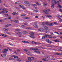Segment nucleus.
I'll return each instance as SVG.
<instances>
[{
    "instance_id": "obj_27",
    "label": "nucleus",
    "mask_w": 62,
    "mask_h": 62,
    "mask_svg": "<svg viewBox=\"0 0 62 62\" xmlns=\"http://www.w3.org/2000/svg\"><path fill=\"white\" fill-rule=\"evenodd\" d=\"M13 15L14 16L16 14V12H13L12 13Z\"/></svg>"
},
{
    "instance_id": "obj_62",
    "label": "nucleus",
    "mask_w": 62,
    "mask_h": 62,
    "mask_svg": "<svg viewBox=\"0 0 62 62\" xmlns=\"http://www.w3.org/2000/svg\"><path fill=\"white\" fill-rule=\"evenodd\" d=\"M58 51H60L61 52H62V50L60 49H59Z\"/></svg>"
},
{
    "instance_id": "obj_57",
    "label": "nucleus",
    "mask_w": 62,
    "mask_h": 62,
    "mask_svg": "<svg viewBox=\"0 0 62 62\" xmlns=\"http://www.w3.org/2000/svg\"><path fill=\"white\" fill-rule=\"evenodd\" d=\"M14 53H15V54H17V53H17V52L15 51L14 52Z\"/></svg>"
},
{
    "instance_id": "obj_18",
    "label": "nucleus",
    "mask_w": 62,
    "mask_h": 62,
    "mask_svg": "<svg viewBox=\"0 0 62 62\" xmlns=\"http://www.w3.org/2000/svg\"><path fill=\"white\" fill-rule=\"evenodd\" d=\"M51 8H54V4H52Z\"/></svg>"
},
{
    "instance_id": "obj_61",
    "label": "nucleus",
    "mask_w": 62,
    "mask_h": 62,
    "mask_svg": "<svg viewBox=\"0 0 62 62\" xmlns=\"http://www.w3.org/2000/svg\"><path fill=\"white\" fill-rule=\"evenodd\" d=\"M35 18H38L39 16H36L35 17Z\"/></svg>"
},
{
    "instance_id": "obj_34",
    "label": "nucleus",
    "mask_w": 62,
    "mask_h": 62,
    "mask_svg": "<svg viewBox=\"0 0 62 62\" xmlns=\"http://www.w3.org/2000/svg\"><path fill=\"white\" fill-rule=\"evenodd\" d=\"M18 58V57L15 55L14 58Z\"/></svg>"
},
{
    "instance_id": "obj_31",
    "label": "nucleus",
    "mask_w": 62,
    "mask_h": 62,
    "mask_svg": "<svg viewBox=\"0 0 62 62\" xmlns=\"http://www.w3.org/2000/svg\"><path fill=\"white\" fill-rule=\"evenodd\" d=\"M7 34H8L9 35H11V34L9 32H8L6 33Z\"/></svg>"
},
{
    "instance_id": "obj_32",
    "label": "nucleus",
    "mask_w": 62,
    "mask_h": 62,
    "mask_svg": "<svg viewBox=\"0 0 62 62\" xmlns=\"http://www.w3.org/2000/svg\"><path fill=\"white\" fill-rule=\"evenodd\" d=\"M21 27L22 28H24L25 27V26L24 25H21Z\"/></svg>"
},
{
    "instance_id": "obj_40",
    "label": "nucleus",
    "mask_w": 62,
    "mask_h": 62,
    "mask_svg": "<svg viewBox=\"0 0 62 62\" xmlns=\"http://www.w3.org/2000/svg\"><path fill=\"white\" fill-rule=\"evenodd\" d=\"M23 34H26V32L25 31H23Z\"/></svg>"
},
{
    "instance_id": "obj_38",
    "label": "nucleus",
    "mask_w": 62,
    "mask_h": 62,
    "mask_svg": "<svg viewBox=\"0 0 62 62\" xmlns=\"http://www.w3.org/2000/svg\"><path fill=\"white\" fill-rule=\"evenodd\" d=\"M58 7H59V8H62V6H61V5H60L59 4L58 5Z\"/></svg>"
},
{
    "instance_id": "obj_37",
    "label": "nucleus",
    "mask_w": 62,
    "mask_h": 62,
    "mask_svg": "<svg viewBox=\"0 0 62 62\" xmlns=\"http://www.w3.org/2000/svg\"><path fill=\"white\" fill-rule=\"evenodd\" d=\"M27 24H28V23H24V25H27Z\"/></svg>"
},
{
    "instance_id": "obj_19",
    "label": "nucleus",
    "mask_w": 62,
    "mask_h": 62,
    "mask_svg": "<svg viewBox=\"0 0 62 62\" xmlns=\"http://www.w3.org/2000/svg\"><path fill=\"white\" fill-rule=\"evenodd\" d=\"M4 50L5 52H8V50L6 49H4Z\"/></svg>"
},
{
    "instance_id": "obj_47",
    "label": "nucleus",
    "mask_w": 62,
    "mask_h": 62,
    "mask_svg": "<svg viewBox=\"0 0 62 62\" xmlns=\"http://www.w3.org/2000/svg\"><path fill=\"white\" fill-rule=\"evenodd\" d=\"M59 10L60 12H61L62 13V9H59Z\"/></svg>"
},
{
    "instance_id": "obj_10",
    "label": "nucleus",
    "mask_w": 62,
    "mask_h": 62,
    "mask_svg": "<svg viewBox=\"0 0 62 62\" xmlns=\"http://www.w3.org/2000/svg\"><path fill=\"white\" fill-rule=\"evenodd\" d=\"M14 23H19V21L18 20H15L14 21Z\"/></svg>"
},
{
    "instance_id": "obj_20",
    "label": "nucleus",
    "mask_w": 62,
    "mask_h": 62,
    "mask_svg": "<svg viewBox=\"0 0 62 62\" xmlns=\"http://www.w3.org/2000/svg\"><path fill=\"white\" fill-rule=\"evenodd\" d=\"M44 12L46 13V14H47L46 12H47V11L46 10H43Z\"/></svg>"
},
{
    "instance_id": "obj_36",
    "label": "nucleus",
    "mask_w": 62,
    "mask_h": 62,
    "mask_svg": "<svg viewBox=\"0 0 62 62\" xmlns=\"http://www.w3.org/2000/svg\"><path fill=\"white\" fill-rule=\"evenodd\" d=\"M54 2L55 4H56V0H54Z\"/></svg>"
},
{
    "instance_id": "obj_23",
    "label": "nucleus",
    "mask_w": 62,
    "mask_h": 62,
    "mask_svg": "<svg viewBox=\"0 0 62 62\" xmlns=\"http://www.w3.org/2000/svg\"><path fill=\"white\" fill-rule=\"evenodd\" d=\"M48 43H50V44H51V43H53V42H52L51 41H48Z\"/></svg>"
},
{
    "instance_id": "obj_56",
    "label": "nucleus",
    "mask_w": 62,
    "mask_h": 62,
    "mask_svg": "<svg viewBox=\"0 0 62 62\" xmlns=\"http://www.w3.org/2000/svg\"><path fill=\"white\" fill-rule=\"evenodd\" d=\"M46 59H45V58H44L42 59V60L43 61H45V60H46Z\"/></svg>"
},
{
    "instance_id": "obj_21",
    "label": "nucleus",
    "mask_w": 62,
    "mask_h": 62,
    "mask_svg": "<svg viewBox=\"0 0 62 62\" xmlns=\"http://www.w3.org/2000/svg\"><path fill=\"white\" fill-rule=\"evenodd\" d=\"M54 24H55V25H57V24H58V23H57L56 22H54Z\"/></svg>"
},
{
    "instance_id": "obj_41",
    "label": "nucleus",
    "mask_w": 62,
    "mask_h": 62,
    "mask_svg": "<svg viewBox=\"0 0 62 62\" xmlns=\"http://www.w3.org/2000/svg\"><path fill=\"white\" fill-rule=\"evenodd\" d=\"M34 7H35L36 6H37V5L35 4H33L32 5Z\"/></svg>"
},
{
    "instance_id": "obj_63",
    "label": "nucleus",
    "mask_w": 62,
    "mask_h": 62,
    "mask_svg": "<svg viewBox=\"0 0 62 62\" xmlns=\"http://www.w3.org/2000/svg\"><path fill=\"white\" fill-rule=\"evenodd\" d=\"M4 12H4V11H2L1 12V13H4Z\"/></svg>"
},
{
    "instance_id": "obj_13",
    "label": "nucleus",
    "mask_w": 62,
    "mask_h": 62,
    "mask_svg": "<svg viewBox=\"0 0 62 62\" xmlns=\"http://www.w3.org/2000/svg\"><path fill=\"white\" fill-rule=\"evenodd\" d=\"M44 6V7H46V6H47V3H44V5H43Z\"/></svg>"
},
{
    "instance_id": "obj_14",
    "label": "nucleus",
    "mask_w": 62,
    "mask_h": 62,
    "mask_svg": "<svg viewBox=\"0 0 62 62\" xmlns=\"http://www.w3.org/2000/svg\"><path fill=\"white\" fill-rule=\"evenodd\" d=\"M54 41L55 42H59V40L57 39L55 40Z\"/></svg>"
},
{
    "instance_id": "obj_42",
    "label": "nucleus",
    "mask_w": 62,
    "mask_h": 62,
    "mask_svg": "<svg viewBox=\"0 0 62 62\" xmlns=\"http://www.w3.org/2000/svg\"><path fill=\"white\" fill-rule=\"evenodd\" d=\"M13 60V59L12 58H10L9 59V60Z\"/></svg>"
},
{
    "instance_id": "obj_44",
    "label": "nucleus",
    "mask_w": 62,
    "mask_h": 62,
    "mask_svg": "<svg viewBox=\"0 0 62 62\" xmlns=\"http://www.w3.org/2000/svg\"><path fill=\"white\" fill-rule=\"evenodd\" d=\"M46 41H47V42H48V41H49V40L48 39H46Z\"/></svg>"
},
{
    "instance_id": "obj_35",
    "label": "nucleus",
    "mask_w": 62,
    "mask_h": 62,
    "mask_svg": "<svg viewBox=\"0 0 62 62\" xmlns=\"http://www.w3.org/2000/svg\"><path fill=\"white\" fill-rule=\"evenodd\" d=\"M57 17L58 18H60L61 16L59 15H57Z\"/></svg>"
},
{
    "instance_id": "obj_51",
    "label": "nucleus",
    "mask_w": 62,
    "mask_h": 62,
    "mask_svg": "<svg viewBox=\"0 0 62 62\" xmlns=\"http://www.w3.org/2000/svg\"><path fill=\"white\" fill-rule=\"evenodd\" d=\"M49 38H52V36L51 35H50L49 36Z\"/></svg>"
},
{
    "instance_id": "obj_30",
    "label": "nucleus",
    "mask_w": 62,
    "mask_h": 62,
    "mask_svg": "<svg viewBox=\"0 0 62 62\" xmlns=\"http://www.w3.org/2000/svg\"><path fill=\"white\" fill-rule=\"evenodd\" d=\"M38 31L40 32H41V31H42V29H39L38 30Z\"/></svg>"
},
{
    "instance_id": "obj_54",
    "label": "nucleus",
    "mask_w": 62,
    "mask_h": 62,
    "mask_svg": "<svg viewBox=\"0 0 62 62\" xmlns=\"http://www.w3.org/2000/svg\"><path fill=\"white\" fill-rule=\"evenodd\" d=\"M4 30L5 31H8V30H7V29H4Z\"/></svg>"
},
{
    "instance_id": "obj_43",
    "label": "nucleus",
    "mask_w": 62,
    "mask_h": 62,
    "mask_svg": "<svg viewBox=\"0 0 62 62\" xmlns=\"http://www.w3.org/2000/svg\"><path fill=\"white\" fill-rule=\"evenodd\" d=\"M35 12H38V11H39V10H35Z\"/></svg>"
},
{
    "instance_id": "obj_2",
    "label": "nucleus",
    "mask_w": 62,
    "mask_h": 62,
    "mask_svg": "<svg viewBox=\"0 0 62 62\" xmlns=\"http://www.w3.org/2000/svg\"><path fill=\"white\" fill-rule=\"evenodd\" d=\"M24 3L26 6L27 7H29L30 6V4L29 3V2L27 1H25L24 2Z\"/></svg>"
},
{
    "instance_id": "obj_12",
    "label": "nucleus",
    "mask_w": 62,
    "mask_h": 62,
    "mask_svg": "<svg viewBox=\"0 0 62 62\" xmlns=\"http://www.w3.org/2000/svg\"><path fill=\"white\" fill-rule=\"evenodd\" d=\"M28 59L29 60H30V61H31V57H28Z\"/></svg>"
},
{
    "instance_id": "obj_25",
    "label": "nucleus",
    "mask_w": 62,
    "mask_h": 62,
    "mask_svg": "<svg viewBox=\"0 0 62 62\" xmlns=\"http://www.w3.org/2000/svg\"><path fill=\"white\" fill-rule=\"evenodd\" d=\"M16 4H17V5H18L19 4V1H17V2L15 3Z\"/></svg>"
},
{
    "instance_id": "obj_55",
    "label": "nucleus",
    "mask_w": 62,
    "mask_h": 62,
    "mask_svg": "<svg viewBox=\"0 0 62 62\" xmlns=\"http://www.w3.org/2000/svg\"><path fill=\"white\" fill-rule=\"evenodd\" d=\"M45 37L44 36H43L42 38V39H45Z\"/></svg>"
},
{
    "instance_id": "obj_26",
    "label": "nucleus",
    "mask_w": 62,
    "mask_h": 62,
    "mask_svg": "<svg viewBox=\"0 0 62 62\" xmlns=\"http://www.w3.org/2000/svg\"><path fill=\"white\" fill-rule=\"evenodd\" d=\"M36 4H37V5H38V6H39V3L38 2H36Z\"/></svg>"
},
{
    "instance_id": "obj_17",
    "label": "nucleus",
    "mask_w": 62,
    "mask_h": 62,
    "mask_svg": "<svg viewBox=\"0 0 62 62\" xmlns=\"http://www.w3.org/2000/svg\"><path fill=\"white\" fill-rule=\"evenodd\" d=\"M25 29H31L29 27H26L25 28Z\"/></svg>"
},
{
    "instance_id": "obj_4",
    "label": "nucleus",
    "mask_w": 62,
    "mask_h": 62,
    "mask_svg": "<svg viewBox=\"0 0 62 62\" xmlns=\"http://www.w3.org/2000/svg\"><path fill=\"white\" fill-rule=\"evenodd\" d=\"M37 24V22H35L34 23V24L35 25H33V26L35 27V28H38V26Z\"/></svg>"
},
{
    "instance_id": "obj_46",
    "label": "nucleus",
    "mask_w": 62,
    "mask_h": 62,
    "mask_svg": "<svg viewBox=\"0 0 62 62\" xmlns=\"http://www.w3.org/2000/svg\"><path fill=\"white\" fill-rule=\"evenodd\" d=\"M2 10H3V11H5V8H2Z\"/></svg>"
},
{
    "instance_id": "obj_59",
    "label": "nucleus",
    "mask_w": 62,
    "mask_h": 62,
    "mask_svg": "<svg viewBox=\"0 0 62 62\" xmlns=\"http://www.w3.org/2000/svg\"><path fill=\"white\" fill-rule=\"evenodd\" d=\"M7 25L9 26H11V24H7Z\"/></svg>"
},
{
    "instance_id": "obj_49",
    "label": "nucleus",
    "mask_w": 62,
    "mask_h": 62,
    "mask_svg": "<svg viewBox=\"0 0 62 62\" xmlns=\"http://www.w3.org/2000/svg\"><path fill=\"white\" fill-rule=\"evenodd\" d=\"M59 21H60V22H61V21H62V20L60 18H59Z\"/></svg>"
},
{
    "instance_id": "obj_7",
    "label": "nucleus",
    "mask_w": 62,
    "mask_h": 62,
    "mask_svg": "<svg viewBox=\"0 0 62 62\" xmlns=\"http://www.w3.org/2000/svg\"><path fill=\"white\" fill-rule=\"evenodd\" d=\"M46 16L47 17H51V18H52V16H50L49 15H46Z\"/></svg>"
},
{
    "instance_id": "obj_45",
    "label": "nucleus",
    "mask_w": 62,
    "mask_h": 62,
    "mask_svg": "<svg viewBox=\"0 0 62 62\" xmlns=\"http://www.w3.org/2000/svg\"><path fill=\"white\" fill-rule=\"evenodd\" d=\"M61 34V32H58V34L59 35V34Z\"/></svg>"
},
{
    "instance_id": "obj_50",
    "label": "nucleus",
    "mask_w": 62,
    "mask_h": 62,
    "mask_svg": "<svg viewBox=\"0 0 62 62\" xmlns=\"http://www.w3.org/2000/svg\"><path fill=\"white\" fill-rule=\"evenodd\" d=\"M24 19H28V17H25Z\"/></svg>"
},
{
    "instance_id": "obj_64",
    "label": "nucleus",
    "mask_w": 62,
    "mask_h": 62,
    "mask_svg": "<svg viewBox=\"0 0 62 62\" xmlns=\"http://www.w3.org/2000/svg\"><path fill=\"white\" fill-rule=\"evenodd\" d=\"M2 36H3V37H5V34H2Z\"/></svg>"
},
{
    "instance_id": "obj_5",
    "label": "nucleus",
    "mask_w": 62,
    "mask_h": 62,
    "mask_svg": "<svg viewBox=\"0 0 62 62\" xmlns=\"http://www.w3.org/2000/svg\"><path fill=\"white\" fill-rule=\"evenodd\" d=\"M35 35V34L33 32H32L31 33V38H35V37L34 36Z\"/></svg>"
},
{
    "instance_id": "obj_52",
    "label": "nucleus",
    "mask_w": 62,
    "mask_h": 62,
    "mask_svg": "<svg viewBox=\"0 0 62 62\" xmlns=\"http://www.w3.org/2000/svg\"><path fill=\"white\" fill-rule=\"evenodd\" d=\"M15 56V55H10V56H11V57H14Z\"/></svg>"
},
{
    "instance_id": "obj_8",
    "label": "nucleus",
    "mask_w": 62,
    "mask_h": 62,
    "mask_svg": "<svg viewBox=\"0 0 62 62\" xmlns=\"http://www.w3.org/2000/svg\"><path fill=\"white\" fill-rule=\"evenodd\" d=\"M1 56H2L3 57H5L6 56L5 54H2L1 55Z\"/></svg>"
},
{
    "instance_id": "obj_39",
    "label": "nucleus",
    "mask_w": 62,
    "mask_h": 62,
    "mask_svg": "<svg viewBox=\"0 0 62 62\" xmlns=\"http://www.w3.org/2000/svg\"><path fill=\"white\" fill-rule=\"evenodd\" d=\"M18 34L19 36H21L22 35V33L21 32H19Z\"/></svg>"
},
{
    "instance_id": "obj_28",
    "label": "nucleus",
    "mask_w": 62,
    "mask_h": 62,
    "mask_svg": "<svg viewBox=\"0 0 62 62\" xmlns=\"http://www.w3.org/2000/svg\"><path fill=\"white\" fill-rule=\"evenodd\" d=\"M44 36L45 38H47V35L46 34H44Z\"/></svg>"
},
{
    "instance_id": "obj_53",
    "label": "nucleus",
    "mask_w": 62,
    "mask_h": 62,
    "mask_svg": "<svg viewBox=\"0 0 62 62\" xmlns=\"http://www.w3.org/2000/svg\"><path fill=\"white\" fill-rule=\"evenodd\" d=\"M31 58L32 59V60H34V57H31Z\"/></svg>"
},
{
    "instance_id": "obj_6",
    "label": "nucleus",
    "mask_w": 62,
    "mask_h": 62,
    "mask_svg": "<svg viewBox=\"0 0 62 62\" xmlns=\"http://www.w3.org/2000/svg\"><path fill=\"white\" fill-rule=\"evenodd\" d=\"M54 24L53 23H50L48 24V25L49 26H53L54 25Z\"/></svg>"
},
{
    "instance_id": "obj_3",
    "label": "nucleus",
    "mask_w": 62,
    "mask_h": 62,
    "mask_svg": "<svg viewBox=\"0 0 62 62\" xmlns=\"http://www.w3.org/2000/svg\"><path fill=\"white\" fill-rule=\"evenodd\" d=\"M42 29L44 30H47L48 29V27L45 26H44L42 27Z\"/></svg>"
},
{
    "instance_id": "obj_16",
    "label": "nucleus",
    "mask_w": 62,
    "mask_h": 62,
    "mask_svg": "<svg viewBox=\"0 0 62 62\" xmlns=\"http://www.w3.org/2000/svg\"><path fill=\"white\" fill-rule=\"evenodd\" d=\"M15 31H18L19 32H20V31H21V30H20V29H16L15 30Z\"/></svg>"
},
{
    "instance_id": "obj_9",
    "label": "nucleus",
    "mask_w": 62,
    "mask_h": 62,
    "mask_svg": "<svg viewBox=\"0 0 62 62\" xmlns=\"http://www.w3.org/2000/svg\"><path fill=\"white\" fill-rule=\"evenodd\" d=\"M61 53H55V55H56H56H60V54H61Z\"/></svg>"
},
{
    "instance_id": "obj_11",
    "label": "nucleus",
    "mask_w": 62,
    "mask_h": 62,
    "mask_svg": "<svg viewBox=\"0 0 62 62\" xmlns=\"http://www.w3.org/2000/svg\"><path fill=\"white\" fill-rule=\"evenodd\" d=\"M22 42H23V43H29V42L28 41H22Z\"/></svg>"
},
{
    "instance_id": "obj_33",
    "label": "nucleus",
    "mask_w": 62,
    "mask_h": 62,
    "mask_svg": "<svg viewBox=\"0 0 62 62\" xmlns=\"http://www.w3.org/2000/svg\"><path fill=\"white\" fill-rule=\"evenodd\" d=\"M32 44H37V42H32Z\"/></svg>"
},
{
    "instance_id": "obj_48",
    "label": "nucleus",
    "mask_w": 62,
    "mask_h": 62,
    "mask_svg": "<svg viewBox=\"0 0 62 62\" xmlns=\"http://www.w3.org/2000/svg\"><path fill=\"white\" fill-rule=\"evenodd\" d=\"M23 9H26V8L25 7H24L23 6V7H22Z\"/></svg>"
},
{
    "instance_id": "obj_29",
    "label": "nucleus",
    "mask_w": 62,
    "mask_h": 62,
    "mask_svg": "<svg viewBox=\"0 0 62 62\" xmlns=\"http://www.w3.org/2000/svg\"><path fill=\"white\" fill-rule=\"evenodd\" d=\"M4 16L5 17H7V16H8V14H6L5 15H4Z\"/></svg>"
},
{
    "instance_id": "obj_15",
    "label": "nucleus",
    "mask_w": 62,
    "mask_h": 62,
    "mask_svg": "<svg viewBox=\"0 0 62 62\" xmlns=\"http://www.w3.org/2000/svg\"><path fill=\"white\" fill-rule=\"evenodd\" d=\"M26 15V14H22V15L21 16V17L22 16H25Z\"/></svg>"
},
{
    "instance_id": "obj_58",
    "label": "nucleus",
    "mask_w": 62,
    "mask_h": 62,
    "mask_svg": "<svg viewBox=\"0 0 62 62\" xmlns=\"http://www.w3.org/2000/svg\"><path fill=\"white\" fill-rule=\"evenodd\" d=\"M46 23H45L44 22H43L42 23L43 25H45V24Z\"/></svg>"
},
{
    "instance_id": "obj_22",
    "label": "nucleus",
    "mask_w": 62,
    "mask_h": 62,
    "mask_svg": "<svg viewBox=\"0 0 62 62\" xmlns=\"http://www.w3.org/2000/svg\"><path fill=\"white\" fill-rule=\"evenodd\" d=\"M17 60L18 61H21L20 59H17Z\"/></svg>"
},
{
    "instance_id": "obj_24",
    "label": "nucleus",
    "mask_w": 62,
    "mask_h": 62,
    "mask_svg": "<svg viewBox=\"0 0 62 62\" xmlns=\"http://www.w3.org/2000/svg\"><path fill=\"white\" fill-rule=\"evenodd\" d=\"M19 7H21V8H23V5H19Z\"/></svg>"
},
{
    "instance_id": "obj_1",
    "label": "nucleus",
    "mask_w": 62,
    "mask_h": 62,
    "mask_svg": "<svg viewBox=\"0 0 62 62\" xmlns=\"http://www.w3.org/2000/svg\"><path fill=\"white\" fill-rule=\"evenodd\" d=\"M31 49L32 50H35V52L36 53H38V54H40V52L38 50V48H33L32 47L31 48Z\"/></svg>"
},
{
    "instance_id": "obj_60",
    "label": "nucleus",
    "mask_w": 62,
    "mask_h": 62,
    "mask_svg": "<svg viewBox=\"0 0 62 62\" xmlns=\"http://www.w3.org/2000/svg\"><path fill=\"white\" fill-rule=\"evenodd\" d=\"M2 52L3 53H4V54H5V50H3L2 51Z\"/></svg>"
}]
</instances>
